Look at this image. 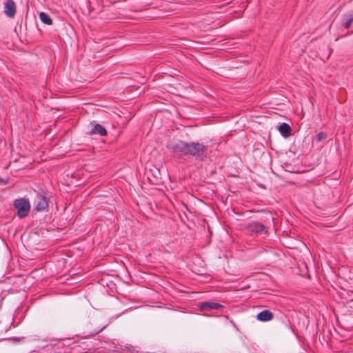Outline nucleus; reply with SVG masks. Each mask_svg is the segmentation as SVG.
<instances>
[{
    "label": "nucleus",
    "mask_w": 353,
    "mask_h": 353,
    "mask_svg": "<svg viewBox=\"0 0 353 353\" xmlns=\"http://www.w3.org/2000/svg\"><path fill=\"white\" fill-rule=\"evenodd\" d=\"M248 230L251 232L256 234H263L267 232L264 225L259 222H252L250 223L248 226Z\"/></svg>",
    "instance_id": "nucleus-4"
},
{
    "label": "nucleus",
    "mask_w": 353,
    "mask_h": 353,
    "mask_svg": "<svg viewBox=\"0 0 353 353\" xmlns=\"http://www.w3.org/2000/svg\"><path fill=\"white\" fill-rule=\"evenodd\" d=\"M13 205L17 210V214L20 219L28 216L30 209L28 199L25 198L17 199L14 201Z\"/></svg>",
    "instance_id": "nucleus-2"
},
{
    "label": "nucleus",
    "mask_w": 353,
    "mask_h": 353,
    "mask_svg": "<svg viewBox=\"0 0 353 353\" xmlns=\"http://www.w3.org/2000/svg\"><path fill=\"white\" fill-rule=\"evenodd\" d=\"M169 148L179 156H192L199 159L207 157L208 146L199 142L179 141L170 145Z\"/></svg>",
    "instance_id": "nucleus-1"
},
{
    "label": "nucleus",
    "mask_w": 353,
    "mask_h": 353,
    "mask_svg": "<svg viewBox=\"0 0 353 353\" xmlns=\"http://www.w3.org/2000/svg\"><path fill=\"white\" fill-rule=\"evenodd\" d=\"M278 130L281 134L284 137H288L290 135L291 128L286 123H282L278 127Z\"/></svg>",
    "instance_id": "nucleus-10"
},
{
    "label": "nucleus",
    "mask_w": 353,
    "mask_h": 353,
    "mask_svg": "<svg viewBox=\"0 0 353 353\" xmlns=\"http://www.w3.org/2000/svg\"><path fill=\"white\" fill-rule=\"evenodd\" d=\"M90 134H99L101 136H105L107 131L105 128L101 124L96 123L93 125L90 132Z\"/></svg>",
    "instance_id": "nucleus-8"
},
{
    "label": "nucleus",
    "mask_w": 353,
    "mask_h": 353,
    "mask_svg": "<svg viewBox=\"0 0 353 353\" xmlns=\"http://www.w3.org/2000/svg\"><path fill=\"white\" fill-rule=\"evenodd\" d=\"M327 137V135L324 132H319L317 135H316V140L317 141H321L325 139H326Z\"/></svg>",
    "instance_id": "nucleus-12"
},
{
    "label": "nucleus",
    "mask_w": 353,
    "mask_h": 353,
    "mask_svg": "<svg viewBox=\"0 0 353 353\" xmlns=\"http://www.w3.org/2000/svg\"><path fill=\"white\" fill-rule=\"evenodd\" d=\"M5 14L9 18H13L16 13V6L13 0H8L4 7Z\"/></svg>",
    "instance_id": "nucleus-5"
},
{
    "label": "nucleus",
    "mask_w": 353,
    "mask_h": 353,
    "mask_svg": "<svg viewBox=\"0 0 353 353\" xmlns=\"http://www.w3.org/2000/svg\"><path fill=\"white\" fill-rule=\"evenodd\" d=\"M353 23V10L349 11L345 13L342 16V26L345 28L348 29L350 28L351 24Z\"/></svg>",
    "instance_id": "nucleus-7"
},
{
    "label": "nucleus",
    "mask_w": 353,
    "mask_h": 353,
    "mask_svg": "<svg viewBox=\"0 0 353 353\" xmlns=\"http://www.w3.org/2000/svg\"><path fill=\"white\" fill-rule=\"evenodd\" d=\"M48 206L47 198L43 194H39L35 200V207L34 210L37 212L45 210Z\"/></svg>",
    "instance_id": "nucleus-3"
},
{
    "label": "nucleus",
    "mask_w": 353,
    "mask_h": 353,
    "mask_svg": "<svg viewBox=\"0 0 353 353\" xmlns=\"http://www.w3.org/2000/svg\"><path fill=\"white\" fill-rule=\"evenodd\" d=\"M39 19L45 24H47V25L52 24V20L51 19L50 16L43 12H41L39 14Z\"/></svg>",
    "instance_id": "nucleus-11"
},
{
    "label": "nucleus",
    "mask_w": 353,
    "mask_h": 353,
    "mask_svg": "<svg viewBox=\"0 0 353 353\" xmlns=\"http://www.w3.org/2000/svg\"><path fill=\"white\" fill-rule=\"evenodd\" d=\"M104 327H101V329L98 330H96L95 332H92L91 334L92 336H94L95 334H98L99 332H100L101 331H102L103 330Z\"/></svg>",
    "instance_id": "nucleus-13"
},
{
    "label": "nucleus",
    "mask_w": 353,
    "mask_h": 353,
    "mask_svg": "<svg viewBox=\"0 0 353 353\" xmlns=\"http://www.w3.org/2000/svg\"><path fill=\"white\" fill-rule=\"evenodd\" d=\"M274 315L270 310H263L257 314V319L260 321H268L273 319Z\"/></svg>",
    "instance_id": "nucleus-9"
},
{
    "label": "nucleus",
    "mask_w": 353,
    "mask_h": 353,
    "mask_svg": "<svg viewBox=\"0 0 353 353\" xmlns=\"http://www.w3.org/2000/svg\"><path fill=\"white\" fill-rule=\"evenodd\" d=\"M223 306L220 303L213 301H205L200 305L201 310H210L222 309Z\"/></svg>",
    "instance_id": "nucleus-6"
}]
</instances>
